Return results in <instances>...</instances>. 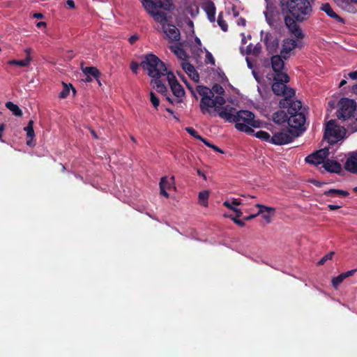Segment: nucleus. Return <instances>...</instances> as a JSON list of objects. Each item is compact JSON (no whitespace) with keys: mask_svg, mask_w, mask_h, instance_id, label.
Wrapping results in <instances>:
<instances>
[{"mask_svg":"<svg viewBox=\"0 0 357 357\" xmlns=\"http://www.w3.org/2000/svg\"><path fill=\"white\" fill-rule=\"evenodd\" d=\"M258 215H257V213L256 214H253V215H250L249 216L245 217L244 220H246V221H249V220H251L254 219L255 218H256Z\"/></svg>","mask_w":357,"mask_h":357,"instance_id":"5fc2aeb1","label":"nucleus"},{"mask_svg":"<svg viewBox=\"0 0 357 357\" xmlns=\"http://www.w3.org/2000/svg\"><path fill=\"white\" fill-rule=\"evenodd\" d=\"M82 72L85 75H91L97 77L100 75L99 70L95 67H85L82 68Z\"/></svg>","mask_w":357,"mask_h":357,"instance_id":"72a5a7b5","label":"nucleus"},{"mask_svg":"<svg viewBox=\"0 0 357 357\" xmlns=\"http://www.w3.org/2000/svg\"><path fill=\"white\" fill-rule=\"evenodd\" d=\"M349 77L351 79H357V71L351 72L348 74Z\"/></svg>","mask_w":357,"mask_h":357,"instance_id":"09e8293b","label":"nucleus"},{"mask_svg":"<svg viewBox=\"0 0 357 357\" xmlns=\"http://www.w3.org/2000/svg\"><path fill=\"white\" fill-rule=\"evenodd\" d=\"M346 130L343 126L336 124L335 120L329 121L326 126L325 137L330 144H335L342 139L345 135Z\"/></svg>","mask_w":357,"mask_h":357,"instance_id":"0eeeda50","label":"nucleus"},{"mask_svg":"<svg viewBox=\"0 0 357 357\" xmlns=\"http://www.w3.org/2000/svg\"><path fill=\"white\" fill-rule=\"evenodd\" d=\"M218 24L220 26L221 29L224 31H227L228 29V26L226 22L222 18V13H220L218 17Z\"/></svg>","mask_w":357,"mask_h":357,"instance_id":"ea45409f","label":"nucleus"},{"mask_svg":"<svg viewBox=\"0 0 357 357\" xmlns=\"http://www.w3.org/2000/svg\"><path fill=\"white\" fill-rule=\"evenodd\" d=\"M322 167L326 171L332 173H339L342 170L341 165L335 160L326 159Z\"/></svg>","mask_w":357,"mask_h":357,"instance_id":"4be33fe9","label":"nucleus"},{"mask_svg":"<svg viewBox=\"0 0 357 357\" xmlns=\"http://www.w3.org/2000/svg\"><path fill=\"white\" fill-rule=\"evenodd\" d=\"M141 66L152 78L167 77V74L169 73L165 64L153 54L147 55Z\"/></svg>","mask_w":357,"mask_h":357,"instance_id":"39448f33","label":"nucleus"},{"mask_svg":"<svg viewBox=\"0 0 357 357\" xmlns=\"http://www.w3.org/2000/svg\"><path fill=\"white\" fill-rule=\"evenodd\" d=\"M356 271V269L348 271L342 273L332 280V284L335 289H337L338 286L348 277L353 275Z\"/></svg>","mask_w":357,"mask_h":357,"instance_id":"5701e85b","label":"nucleus"},{"mask_svg":"<svg viewBox=\"0 0 357 357\" xmlns=\"http://www.w3.org/2000/svg\"><path fill=\"white\" fill-rule=\"evenodd\" d=\"M328 208H330V210H336V209H339L341 208V206L340 205H335V204H329L328 205Z\"/></svg>","mask_w":357,"mask_h":357,"instance_id":"8fccbe9b","label":"nucleus"},{"mask_svg":"<svg viewBox=\"0 0 357 357\" xmlns=\"http://www.w3.org/2000/svg\"><path fill=\"white\" fill-rule=\"evenodd\" d=\"M237 112L236 109L230 105H222L220 107L217 115L225 121L231 123L235 121Z\"/></svg>","mask_w":357,"mask_h":357,"instance_id":"ddd939ff","label":"nucleus"},{"mask_svg":"<svg viewBox=\"0 0 357 357\" xmlns=\"http://www.w3.org/2000/svg\"><path fill=\"white\" fill-rule=\"evenodd\" d=\"M234 212L236 213L237 218L241 217L243 214L242 211L238 208H236V210H234Z\"/></svg>","mask_w":357,"mask_h":357,"instance_id":"e2e57ef3","label":"nucleus"},{"mask_svg":"<svg viewBox=\"0 0 357 357\" xmlns=\"http://www.w3.org/2000/svg\"><path fill=\"white\" fill-rule=\"evenodd\" d=\"M150 100H151L153 106L155 109H158V107L160 105V100H159L158 98L156 96V95L152 91L150 93Z\"/></svg>","mask_w":357,"mask_h":357,"instance_id":"79ce46f5","label":"nucleus"},{"mask_svg":"<svg viewBox=\"0 0 357 357\" xmlns=\"http://www.w3.org/2000/svg\"><path fill=\"white\" fill-rule=\"evenodd\" d=\"M284 23L289 31L298 38H303L304 35L296 22L290 16L284 17Z\"/></svg>","mask_w":357,"mask_h":357,"instance_id":"dca6fc26","label":"nucleus"},{"mask_svg":"<svg viewBox=\"0 0 357 357\" xmlns=\"http://www.w3.org/2000/svg\"><path fill=\"white\" fill-rule=\"evenodd\" d=\"M296 41L294 39L287 38L283 40L282 47L280 51L281 56L286 59L289 53L296 47Z\"/></svg>","mask_w":357,"mask_h":357,"instance_id":"a211bd4d","label":"nucleus"},{"mask_svg":"<svg viewBox=\"0 0 357 357\" xmlns=\"http://www.w3.org/2000/svg\"><path fill=\"white\" fill-rule=\"evenodd\" d=\"M246 61H247L248 66L249 67V68L252 69L253 68V66H252V64L250 62V61L248 57L246 58Z\"/></svg>","mask_w":357,"mask_h":357,"instance_id":"0e129e2a","label":"nucleus"},{"mask_svg":"<svg viewBox=\"0 0 357 357\" xmlns=\"http://www.w3.org/2000/svg\"><path fill=\"white\" fill-rule=\"evenodd\" d=\"M5 130V125L3 123L0 125V140H1L2 134L3 130Z\"/></svg>","mask_w":357,"mask_h":357,"instance_id":"4d7b16f0","label":"nucleus"},{"mask_svg":"<svg viewBox=\"0 0 357 357\" xmlns=\"http://www.w3.org/2000/svg\"><path fill=\"white\" fill-rule=\"evenodd\" d=\"M24 52L26 54V56H31V48H26V49L24 50Z\"/></svg>","mask_w":357,"mask_h":357,"instance_id":"338daca9","label":"nucleus"},{"mask_svg":"<svg viewBox=\"0 0 357 357\" xmlns=\"http://www.w3.org/2000/svg\"><path fill=\"white\" fill-rule=\"evenodd\" d=\"M169 49L177 56V58L181 61V62L187 61L188 56L181 45H169Z\"/></svg>","mask_w":357,"mask_h":357,"instance_id":"b1692460","label":"nucleus"},{"mask_svg":"<svg viewBox=\"0 0 357 357\" xmlns=\"http://www.w3.org/2000/svg\"><path fill=\"white\" fill-rule=\"evenodd\" d=\"M33 126V121L30 120L28 123L27 126L24 128V130L26 132L27 137L31 139H33L35 136Z\"/></svg>","mask_w":357,"mask_h":357,"instance_id":"4c0bfd02","label":"nucleus"},{"mask_svg":"<svg viewBox=\"0 0 357 357\" xmlns=\"http://www.w3.org/2000/svg\"><path fill=\"white\" fill-rule=\"evenodd\" d=\"M33 17H34L35 18L40 19V18H43V14H41V13H35V14L33 15Z\"/></svg>","mask_w":357,"mask_h":357,"instance_id":"69168bd1","label":"nucleus"},{"mask_svg":"<svg viewBox=\"0 0 357 357\" xmlns=\"http://www.w3.org/2000/svg\"><path fill=\"white\" fill-rule=\"evenodd\" d=\"M287 112L289 116L295 115L297 114H303L302 112V104L301 101L296 100L289 103L287 109Z\"/></svg>","mask_w":357,"mask_h":357,"instance_id":"393cba45","label":"nucleus"},{"mask_svg":"<svg viewBox=\"0 0 357 357\" xmlns=\"http://www.w3.org/2000/svg\"><path fill=\"white\" fill-rule=\"evenodd\" d=\"M284 23L289 31L298 38H303L304 35L296 22L290 16L284 17Z\"/></svg>","mask_w":357,"mask_h":357,"instance_id":"f3484780","label":"nucleus"},{"mask_svg":"<svg viewBox=\"0 0 357 357\" xmlns=\"http://www.w3.org/2000/svg\"><path fill=\"white\" fill-rule=\"evenodd\" d=\"M321 9L331 17L336 19L340 22L342 21V19L333 11V10L328 3L322 4Z\"/></svg>","mask_w":357,"mask_h":357,"instance_id":"c85d7f7f","label":"nucleus"},{"mask_svg":"<svg viewBox=\"0 0 357 357\" xmlns=\"http://www.w3.org/2000/svg\"><path fill=\"white\" fill-rule=\"evenodd\" d=\"M197 173L199 176H202L205 181L207 179L205 174L203 172H202L199 169H197Z\"/></svg>","mask_w":357,"mask_h":357,"instance_id":"603ef678","label":"nucleus"},{"mask_svg":"<svg viewBox=\"0 0 357 357\" xmlns=\"http://www.w3.org/2000/svg\"><path fill=\"white\" fill-rule=\"evenodd\" d=\"M66 5L70 8H75V2L73 0H68L66 1Z\"/></svg>","mask_w":357,"mask_h":357,"instance_id":"3c124183","label":"nucleus"},{"mask_svg":"<svg viewBox=\"0 0 357 357\" xmlns=\"http://www.w3.org/2000/svg\"><path fill=\"white\" fill-rule=\"evenodd\" d=\"M283 13H290L297 21H303L309 18L312 9L307 0H287L282 2Z\"/></svg>","mask_w":357,"mask_h":357,"instance_id":"7ed1b4c3","label":"nucleus"},{"mask_svg":"<svg viewBox=\"0 0 357 357\" xmlns=\"http://www.w3.org/2000/svg\"><path fill=\"white\" fill-rule=\"evenodd\" d=\"M333 255H334L333 252H331L328 253L327 255H326L324 257H322L319 260V261L318 262V264L320 265V266L324 264V263L326 261L330 260V259H332Z\"/></svg>","mask_w":357,"mask_h":357,"instance_id":"c03bdc74","label":"nucleus"},{"mask_svg":"<svg viewBox=\"0 0 357 357\" xmlns=\"http://www.w3.org/2000/svg\"><path fill=\"white\" fill-rule=\"evenodd\" d=\"M206 13H207L208 20L212 22H214L215 12V8H214V6L213 3L210 4L206 8Z\"/></svg>","mask_w":357,"mask_h":357,"instance_id":"58836bf2","label":"nucleus"},{"mask_svg":"<svg viewBox=\"0 0 357 357\" xmlns=\"http://www.w3.org/2000/svg\"><path fill=\"white\" fill-rule=\"evenodd\" d=\"M355 119L356 122H355L354 125L351 126V128L353 131H357V117Z\"/></svg>","mask_w":357,"mask_h":357,"instance_id":"680f3d73","label":"nucleus"},{"mask_svg":"<svg viewBox=\"0 0 357 357\" xmlns=\"http://www.w3.org/2000/svg\"><path fill=\"white\" fill-rule=\"evenodd\" d=\"M261 40L265 43L267 50L270 52H274L276 51L278 47V41L275 36L268 33L261 31Z\"/></svg>","mask_w":357,"mask_h":357,"instance_id":"4468645a","label":"nucleus"},{"mask_svg":"<svg viewBox=\"0 0 357 357\" xmlns=\"http://www.w3.org/2000/svg\"><path fill=\"white\" fill-rule=\"evenodd\" d=\"M167 79L173 94L177 98H181L185 95L183 86L178 82L175 75L171 72L167 74Z\"/></svg>","mask_w":357,"mask_h":357,"instance_id":"f8f14e48","label":"nucleus"},{"mask_svg":"<svg viewBox=\"0 0 357 357\" xmlns=\"http://www.w3.org/2000/svg\"><path fill=\"white\" fill-rule=\"evenodd\" d=\"M6 107L11 111L15 116H21L22 115L21 109L16 104H14L12 102H7L6 103Z\"/></svg>","mask_w":357,"mask_h":357,"instance_id":"c756f323","label":"nucleus"},{"mask_svg":"<svg viewBox=\"0 0 357 357\" xmlns=\"http://www.w3.org/2000/svg\"><path fill=\"white\" fill-rule=\"evenodd\" d=\"M142 3L154 20L160 23L167 38L172 41L180 39L179 30L172 24H167L166 13L159 10V8L169 10L173 6L172 0H142Z\"/></svg>","mask_w":357,"mask_h":357,"instance_id":"f257e3e1","label":"nucleus"},{"mask_svg":"<svg viewBox=\"0 0 357 357\" xmlns=\"http://www.w3.org/2000/svg\"><path fill=\"white\" fill-rule=\"evenodd\" d=\"M346 84H347V81H346V79H342V80L340 82V84H339V87L340 88V87L343 86L344 85H345Z\"/></svg>","mask_w":357,"mask_h":357,"instance_id":"774afa93","label":"nucleus"},{"mask_svg":"<svg viewBox=\"0 0 357 357\" xmlns=\"http://www.w3.org/2000/svg\"><path fill=\"white\" fill-rule=\"evenodd\" d=\"M197 91L202 96L199 105L202 112L211 116H215L220 107L225 104V98L220 96H215L213 91L206 86H198Z\"/></svg>","mask_w":357,"mask_h":357,"instance_id":"f03ea898","label":"nucleus"},{"mask_svg":"<svg viewBox=\"0 0 357 357\" xmlns=\"http://www.w3.org/2000/svg\"><path fill=\"white\" fill-rule=\"evenodd\" d=\"M130 67L131 70L134 73H137L139 65H138V63L137 62L132 61L131 63H130Z\"/></svg>","mask_w":357,"mask_h":357,"instance_id":"de8ad7c7","label":"nucleus"},{"mask_svg":"<svg viewBox=\"0 0 357 357\" xmlns=\"http://www.w3.org/2000/svg\"><path fill=\"white\" fill-rule=\"evenodd\" d=\"M225 217H228V218H231L236 225H238L241 227H243L245 225L244 222L243 220L238 219L237 218L233 217L231 215H225Z\"/></svg>","mask_w":357,"mask_h":357,"instance_id":"49530a36","label":"nucleus"},{"mask_svg":"<svg viewBox=\"0 0 357 357\" xmlns=\"http://www.w3.org/2000/svg\"><path fill=\"white\" fill-rule=\"evenodd\" d=\"M282 56L275 55L273 56L271 58V65L273 71L275 73V75H278L279 73H285L284 72H282V70L284 69V63L283 60L281 58Z\"/></svg>","mask_w":357,"mask_h":357,"instance_id":"412c9836","label":"nucleus"},{"mask_svg":"<svg viewBox=\"0 0 357 357\" xmlns=\"http://www.w3.org/2000/svg\"><path fill=\"white\" fill-rule=\"evenodd\" d=\"M183 70L195 82L199 80V76L195 67L188 61H183L181 63Z\"/></svg>","mask_w":357,"mask_h":357,"instance_id":"aec40b11","label":"nucleus"},{"mask_svg":"<svg viewBox=\"0 0 357 357\" xmlns=\"http://www.w3.org/2000/svg\"><path fill=\"white\" fill-rule=\"evenodd\" d=\"M211 91H213V93L215 94V93L217 94L216 96H220L222 95L225 93L224 89L219 84H215L213 86Z\"/></svg>","mask_w":357,"mask_h":357,"instance_id":"37998d69","label":"nucleus"},{"mask_svg":"<svg viewBox=\"0 0 357 357\" xmlns=\"http://www.w3.org/2000/svg\"><path fill=\"white\" fill-rule=\"evenodd\" d=\"M63 85H64V88H63V89L62 90V91L59 94V98H67L68 96L69 93H70V89L73 90L74 93H75V90L73 88L71 84H70L68 86L66 84L63 83Z\"/></svg>","mask_w":357,"mask_h":357,"instance_id":"e433bc0d","label":"nucleus"},{"mask_svg":"<svg viewBox=\"0 0 357 357\" xmlns=\"http://www.w3.org/2000/svg\"><path fill=\"white\" fill-rule=\"evenodd\" d=\"M274 83L272 85V89L274 93L278 96H284L286 98H291L295 92L292 89L287 88L285 83L289 81V77L287 73H279L274 76Z\"/></svg>","mask_w":357,"mask_h":357,"instance_id":"423d86ee","label":"nucleus"},{"mask_svg":"<svg viewBox=\"0 0 357 357\" xmlns=\"http://www.w3.org/2000/svg\"><path fill=\"white\" fill-rule=\"evenodd\" d=\"M201 141L203 142L208 147L212 148L213 146V144H211L210 142H208L206 139H205L204 138H202V139Z\"/></svg>","mask_w":357,"mask_h":357,"instance_id":"052dcab7","label":"nucleus"},{"mask_svg":"<svg viewBox=\"0 0 357 357\" xmlns=\"http://www.w3.org/2000/svg\"><path fill=\"white\" fill-rule=\"evenodd\" d=\"M209 196V192L208 190H204L199 193V201L200 204L204 206H207V200Z\"/></svg>","mask_w":357,"mask_h":357,"instance_id":"c9c22d12","label":"nucleus"},{"mask_svg":"<svg viewBox=\"0 0 357 357\" xmlns=\"http://www.w3.org/2000/svg\"><path fill=\"white\" fill-rule=\"evenodd\" d=\"M151 84L159 93L165 94L167 91V87L159 78H153Z\"/></svg>","mask_w":357,"mask_h":357,"instance_id":"cd10ccee","label":"nucleus"},{"mask_svg":"<svg viewBox=\"0 0 357 357\" xmlns=\"http://www.w3.org/2000/svg\"><path fill=\"white\" fill-rule=\"evenodd\" d=\"M344 167L348 172L357 173V151L349 154Z\"/></svg>","mask_w":357,"mask_h":357,"instance_id":"6ab92c4d","label":"nucleus"},{"mask_svg":"<svg viewBox=\"0 0 357 357\" xmlns=\"http://www.w3.org/2000/svg\"><path fill=\"white\" fill-rule=\"evenodd\" d=\"M32 61V58L31 56H26V58L23 60H18L17 66L20 67H26L29 66Z\"/></svg>","mask_w":357,"mask_h":357,"instance_id":"a19ab883","label":"nucleus"},{"mask_svg":"<svg viewBox=\"0 0 357 357\" xmlns=\"http://www.w3.org/2000/svg\"><path fill=\"white\" fill-rule=\"evenodd\" d=\"M305 122L304 114H297L289 116L288 118V125L289 130H296L299 135L304 130L303 126Z\"/></svg>","mask_w":357,"mask_h":357,"instance_id":"9b49d317","label":"nucleus"},{"mask_svg":"<svg viewBox=\"0 0 357 357\" xmlns=\"http://www.w3.org/2000/svg\"><path fill=\"white\" fill-rule=\"evenodd\" d=\"M325 195L328 196H332V197H338V196H343L347 197L349 193L347 191L341 190H336V189H331L325 192Z\"/></svg>","mask_w":357,"mask_h":357,"instance_id":"473e14b6","label":"nucleus"},{"mask_svg":"<svg viewBox=\"0 0 357 357\" xmlns=\"http://www.w3.org/2000/svg\"><path fill=\"white\" fill-rule=\"evenodd\" d=\"M256 206L259 208V211L257 213V215H261L263 220L266 224L271 223L275 215V208L259 204H256Z\"/></svg>","mask_w":357,"mask_h":357,"instance_id":"2eb2a0df","label":"nucleus"},{"mask_svg":"<svg viewBox=\"0 0 357 357\" xmlns=\"http://www.w3.org/2000/svg\"><path fill=\"white\" fill-rule=\"evenodd\" d=\"M36 26L38 28H42V27H45L46 26V23L44 22H39L36 24Z\"/></svg>","mask_w":357,"mask_h":357,"instance_id":"13d9d810","label":"nucleus"},{"mask_svg":"<svg viewBox=\"0 0 357 357\" xmlns=\"http://www.w3.org/2000/svg\"><path fill=\"white\" fill-rule=\"evenodd\" d=\"M195 43H196V45L197 46V54H198V52L201 50L199 48V47L201 46V40L198 38H196Z\"/></svg>","mask_w":357,"mask_h":357,"instance_id":"864d4df0","label":"nucleus"},{"mask_svg":"<svg viewBox=\"0 0 357 357\" xmlns=\"http://www.w3.org/2000/svg\"><path fill=\"white\" fill-rule=\"evenodd\" d=\"M238 25L245 26V20L241 18L238 20Z\"/></svg>","mask_w":357,"mask_h":357,"instance_id":"bf43d9fd","label":"nucleus"},{"mask_svg":"<svg viewBox=\"0 0 357 357\" xmlns=\"http://www.w3.org/2000/svg\"><path fill=\"white\" fill-rule=\"evenodd\" d=\"M299 136V132L296 130L289 128L282 129L279 132L273 133L271 137V144L275 145H283L290 143L295 137Z\"/></svg>","mask_w":357,"mask_h":357,"instance_id":"1a4fd4ad","label":"nucleus"},{"mask_svg":"<svg viewBox=\"0 0 357 357\" xmlns=\"http://www.w3.org/2000/svg\"><path fill=\"white\" fill-rule=\"evenodd\" d=\"M261 49V45L259 43L255 45L250 44L246 47V54L257 56L259 54Z\"/></svg>","mask_w":357,"mask_h":357,"instance_id":"2f4dec72","label":"nucleus"},{"mask_svg":"<svg viewBox=\"0 0 357 357\" xmlns=\"http://www.w3.org/2000/svg\"><path fill=\"white\" fill-rule=\"evenodd\" d=\"M236 128L247 134L254 133L253 128L261 127V121L256 119L255 114L248 110H240L235 118Z\"/></svg>","mask_w":357,"mask_h":357,"instance_id":"20e7f679","label":"nucleus"},{"mask_svg":"<svg viewBox=\"0 0 357 357\" xmlns=\"http://www.w3.org/2000/svg\"><path fill=\"white\" fill-rule=\"evenodd\" d=\"M356 110V102L351 99L342 98L338 102L337 116L339 119L346 121L350 119Z\"/></svg>","mask_w":357,"mask_h":357,"instance_id":"6e6552de","label":"nucleus"},{"mask_svg":"<svg viewBox=\"0 0 357 357\" xmlns=\"http://www.w3.org/2000/svg\"><path fill=\"white\" fill-rule=\"evenodd\" d=\"M137 39H138V36L135 35V36H131L129 38V41L130 43H134L136 40H137Z\"/></svg>","mask_w":357,"mask_h":357,"instance_id":"6e6d98bb","label":"nucleus"},{"mask_svg":"<svg viewBox=\"0 0 357 357\" xmlns=\"http://www.w3.org/2000/svg\"><path fill=\"white\" fill-rule=\"evenodd\" d=\"M186 131L192 136H193L195 138L198 139L199 140H202L203 137L202 136L199 135L197 132L192 128H186Z\"/></svg>","mask_w":357,"mask_h":357,"instance_id":"a18cd8bd","label":"nucleus"},{"mask_svg":"<svg viewBox=\"0 0 357 357\" xmlns=\"http://www.w3.org/2000/svg\"><path fill=\"white\" fill-rule=\"evenodd\" d=\"M273 120L276 123L281 124L287 121H288V118L287 114L284 111L280 110L274 113Z\"/></svg>","mask_w":357,"mask_h":357,"instance_id":"bb28decb","label":"nucleus"},{"mask_svg":"<svg viewBox=\"0 0 357 357\" xmlns=\"http://www.w3.org/2000/svg\"><path fill=\"white\" fill-rule=\"evenodd\" d=\"M243 204L242 202L238 199H232L231 200H227L224 202L223 205L227 208L234 212V210H236V206H239Z\"/></svg>","mask_w":357,"mask_h":357,"instance_id":"7c9ffc66","label":"nucleus"},{"mask_svg":"<svg viewBox=\"0 0 357 357\" xmlns=\"http://www.w3.org/2000/svg\"><path fill=\"white\" fill-rule=\"evenodd\" d=\"M255 136L257 138H259V139H261L266 142H268L271 143V137L270 134H268V132H266L265 131H263V130L257 131L255 133Z\"/></svg>","mask_w":357,"mask_h":357,"instance_id":"f704fd0d","label":"nucleus"},{"mask_svg":"<svg viewBox=\"0 0 357 357\" xmlns=\"http://www.w3.org/2000/svg\"><path fill=\"white\" fill-rule=\"evenodd\" d=\"M159 185L160 189V194L166 197H169V194L166 191L167 189L170 190L172 188L174 190L176 189L174 185L167 181V176H163L161 178Z\"/></svg>","mask_w":357,"mask_h":357,"instance_id":"a878e982","label":"nucleus"},{"mask_svg":"<svg viewBox=\"0 0 357 357\" xmlns=\"http://www.w3.org/2000/svg\"><path fill=\"white\" fill-rule=\"evenodd\" d=\"M329 156V149L324 148L319 151L307 156L305 161L307 163L312 164L314 165H319L324 163L326 159Z\"/></svg>","mask_w":357,"mask_h":357,"instance_id":"9d476101","label":"nucleus"}]
</instances>
